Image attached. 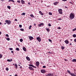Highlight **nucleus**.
Listing matches in <instances>:
<instances>
[{"label": "nucleus", "instance_id": "09e8293b", "mask_svg": "<svg viewBox=\"0 0 76 76\" xmlns=\"http://www.w3.org/2000/svg\"><path fill=\"white\" fill-rule=\"evenodd\" d=\"M7 61L10 62V59H8V60H7Z\"/></svg>", "mask_w": 76, "mask_h": 76}, {"label": "nucleus", "instance_id": "58836bf2", "mask_svg": "<svg viewBox=\"0 0 76 76\" xmlns=\"http://www.w3.org/2000/svg\"><path fill=\"white\" fill-rule=\"evenodd\" d=\"M2 57V55L0 54V58H1Z\"/></svg>", "mask_w": 76, "mask_h": 76}, {"label": "nucleus", "instance_id": "4468645a", "mask_svg": "<svg viewBox=\"0 0 76 76\" xmlns=\"http://www.w3.org/2000/svg\"><path fill=\"white\" fill-rule=\"evenodd\" d=\"M72 62H76V59H74L72 60Z\"/></svg>", "mask_w": 76, "mask_h": 76}, {"label": "nucleus", "instance_id": "5701e85b", "mask_svg": "<svg viewBox=\"0 0 76 76\" xmlns=\"http://www.w3.org/2000/svg\"><path fill=\"white\" fill-rule=\"evenodd\" d=\"M61 48L62 50H64V46H61Z\"/></svg>", "mask_w": 76, "mask_h": 76}, {"label": "nucleus", "instance_id": "0e129e2a", "mask_svg": "<svg viewBox=\"0 0 76 76\" xmlns=\"http://www.w3.org/2000/svg\"><path fill=\"white\" fill-rule=\"evenodd\" d=\"M1 32L0 31V35H1Z\"/></svg>", "mask_w": 76, "mask_h": 76}, {"label": "nucleus", "instance_id": "4d7b16f0", "mask_svg": "<svg viewBox=\"0 0 76 76\" xmlns=\"http://www.w3.org/2000/svg\"><path fill=\"white\" fill-rule=\"evenodd\" d=\"M64 60L65 61H67V59H65Z\"/></svg>", "mask_w": 76, "mask_h": 76}, {"label": "nucleus", "instance_id": "aec40b11", "mask_svg": "<svg viewBox=\"0 0 76 76\" xmlns=\"http://www.w3.org/2000/svg\"><path fill=\"white\" fill-rule=\"evenodd\" d=\"M46 31L48 32H50V30L49 29H46Z\"/></svg>", "mask_w": 76, "mask_h": 76}, {"label": "nucleus", "instance_id": "473e14b6", "mask_svg": "<svg viewBox=\"0 0 76 76\" xmlns=\"http://www.w3.org/2000/svg\"><path fill=\"white\" fill-rule=\"evenodd\" d=\"M48 26H51V25L50 24V23H49L48 24Z\"/></svg>", "mask_w": 76, "mask_h": 76}, {"label": "nucleus", "instance_id": "2eb2a0df", "mask_svg": "<svg viewBox=\"0 0 76 76\" xmlns=\"http://www.w3.org/2000/svg\"><path fill=\"white\" fill-rule=\"evenodd\" d=\"M39 13H40V15H41L42 16L43 15V13H42V12H41V11H39Z\"/></svg>", "mask_w": 76, "mask_h": 76}, {"label": "nucleus", "instance_id": "393cba45", "mask_svg": "<svg viewBox=\"0 0 76 76\" xmlns=\"http://www.w3.org/2000/svg\"><path fill=\"white\" fill-rule=\"evenodd\" d=\"M20 42H22L23 41V39H20Z\"/></svg>", "mask_w": 76, "mask_h": 76}, {"label": "nucleus", "instance_id": "603ef678", "mask_svg": "<svg viewBox=\"0 0 76 76\" xmlns=\"http://www.w3.org/2000/svg\"><path fill=\"white\" fill-rule=\"evenodd\" d=\"M11 1H12V0H9L8 1H9V2H10Z\"/></svg>", "mask_w": 76, "mask_h": 76}, {"label": "nucleus", "instance_id": "c03bdc74", "mask_svg": "<svg viewBox=\"0 0 76 76\" xmlns=\"http://www.w3.org/2000/svg\"><path fill=\"white\" fill-rule=\"evenodd\" d=\"M12 2H13V3H15V1H14L13 0H11Z\"/></svg>", "mask_w": 76, "mask_h": 76}, {"label": "nucleus", "instance_id": "de8ad7c7", "mask_svg": "<svg viewBox=\"0 0 76 76\" xmlns=\"http://www.w3.org/2000/svg\"><path fill=\"white\" fill-rule=\"evenodd\" d=\"M48 53H49L50 54H51V52L50 51H49V52H48Z\"/></svg>", "mask_w": 76, "mask_h": 76}, {"label": "nucleus", "instance_id": "c85d7f7f", "mask_svg": "<svg viewBox=\"0 0 76 76\" xmlns=\"http://www.w3.org/2000/svg\"><path fill=\"white\" fill-rule=\"evenodd\" d=\"M20 31H23L24 29L23 28H21L20 29Z\"/></svg>", "mask_w": 76, "mask_h": 76}, {"label": "nucleus", "instance_id": "6e6552de", "mask_svg": "<svg viewBox=\"0 0 76 76\" xmlns=\"http://www.w3.org/2000/svg\"><path fill=\"white\" fill-rule=\"evenodd\" d=\"M29 69L31 70H34V68L31 67V66H29L28 67Z\"/></svg>", "mask_w": 76, "mask_h": 76}, {"label": "nucleus", "instance_id": "cd10ccee", "mask_svg": "<svg viewBox=\"0 0 76 76\" xmlns=\"http://www.w3.org/2000/svg\"><path fill=\"white\" fill-rule=\"evenodd\" d=\"M7 7L8 9H10V8H11V7H10V6H8Z\"/></svg>", "mask_w": 76, "mask_h": 76}, {"label": "nucleus", "instance_id": "b1692460", "mask_svg": "<svg viewBox=\"0 0 76 76\" xmlns=\"http://www.w3.org/2000/svg\"><path fill=\"white\" fill-rule=\"evenodd\" d=\"M25 14H26V13L23 12V13H22V14H21V15H25Z\"/></svg>", "mask_w": 76, "mask_h": 76}, {"label": "nucleus", "instance_id": "f8f14e48", "mask_svg": "<svg viewBox=\"0 0 76 76\" xmlns=\"http://www.w3.org/2000/svg\"><path fill=\"white\" fill-rule=\"evenodd\" d=\"M65 42L66 43V44H69V41H68L67 40H66L65 41Z\"/></svg>", "mask_w": 76, "mask_h": 76}, {"label": "nucleus", "instance_id": "37998d69", "mask_svg": "<svg viewBox=\"0 0 76 76\" xmlns=\"http://www.w3.org/2000/svg\"><path fill=\"white\" fill-rule=\"evenodd\" d=\"M43 68H46V66H43Z\"/></svg>", "mask_w": 76, "mask_h": 76}, {"label": "nucleus", "instance_id": "864d4df0", "mask_svg": "<svg viewBox=\"0 0 76 76\" xmlns=\"http://www.w3.org/2000/svg\"><path fill=\"white\" fill-rule=\"evenodd\" d=\"M28 4H29V5H31V4L30 3V2H28Z\"/></svg>", "mask_w": 76, "mask_h": 76}, {"label": "nucleus", "instance_id": "4be33fe9", "mask_svg": "<svg viewBox=\"0 0 76 76\" xmlns=\"http://www.w3.org/2000/svg\"><path fill=\"white\" fill-rule=\"evenodd\" d=\"M73 37H74V38H75V37H76V35L75 34H73Z\"/></svg>", "mask_w": 76, "mask_h": 76}, {"label": "nucleus", "instance_id": "39448f33", "mask_svg": "<svg viewBox=\"0 0 76 76\" xmlns=\"http://www.w3.org/2000/svg\"><path fill=\"white\" fill-rule=\"evenodd\" d=\"M37 39L39 41V42H41V39L39 37H38L37 38Z\"/></svg>", "mask_w": 76, "mask_h": 76}, {"label": "nucleus", "instance_id": "f3484780", "mask_svg": "<svg viewBox=\"0 0 76 76\" xmlns=\"http://www.w3.org/2000/svg\"><path fill=\"white\" fill-rule=\"evenodd\" d=\"M21 3H22V4H25V1H24L23 0H22Z\"/></svg>", "mask_w": 76, "mask_h": 76}, {"label": "nucleus", "instance_id": "6e6d98bb", "mask_svg": "<svg viewBox=\"0 0 76 76\" xmlns=\"http://www.w3.org/2000/svg\"><path fill=\"white\" fill-rule=\"evenodd\" d=\"M62 0L64 1H67V0Z\"/></svg>", "mask_w": 76, "mask_h": 76}, {"label": "nucleus", "instance_id": "79ce46f5", "mask_svg": "<svg viewBox=\"0 0 76 76\" xmlns=\"http://www.w3.org/2000/svg\"><path fill=\"white\" fill-rule=\"evenodd\" d=\"M76 28H75V29H74L72 31H76Z\"/></svg>", "mask_w": 76, "mask_h": 76}, {"label": "nucleus", "instance_id": "1a4fd4ad", "mask_svg": "<svg viewBox=\"0 0 76 76\" xmlns=\"http://www.w3.org/2000/svg\"><path fill=\"white\" fill-rule=\"evenodd\" d=\"M41 73H44L45 72V71L44 69H42L41 70Z\"/></svg>", "mask_w": 76, "mask_h": 76}, {"label": "nucleus", "instance_id": "f257e3e1", "mask_svg": "<svg viewBox=\"0 0 76 76\" xmlns=\"http://www.w3.org/2000/svg\"><path fill=\"white\" fill-rule=\"evenodd\" d=\"M69 18L71 20L73 19H74L75 18V15L74 14L71 13V14L70 15Z\"/></svg>", "mask_w": 76, "mask_h": 76}, {"label": "nucleus", "instance_id": "49530a36", "mask_svg": "<svg viewBox=\"0 0 76 76\" xmlns=\"http://www.w3.org/2000/svg\"><path fill=\"white\" fill-rule=\"evenodd\" d=\"M38 26H41V24H39V25H38Z\"/></svg>", "mask_w": 76, "mask_h": 76}, {"label": "nucleus", "instance_id": "a211bd4d", "mask_svg": "<svg viewBox=\"0 0 76 76\" xmlns=\"http://www.w3.org/2000/svg\"><path fill=\"white\" fill-rule=\"evenodd\" d=\"M15 66L16 69H18V65L17 64H15Z\"/></svg>", "mask_w": 76, "mask_h": 76}, {"label": "nucleus", "instance_id": "72a5a7b5", "mask_svg": "<svg viewBox=\"0 0 76 76\" xmlns=\"http://www.w3.org/2000/svg\"><path fill=\"white\" fill-rule=\"evenodd\" d=\"M10 50H13V48H9Z\"/></svg>", "mask_w": 76, "mask_h": 76}, {"label": "nucleus", "instance_id": "2f4dec72", "mask_svg": "<svg viewBox=\"0 0 76 76\" xmlns=\"http://www.w3.org/2000/svg\"><path fill=\"white\" fill-rule=\"evenodd\" d=\"M31 27H32V26H29V29H31Z\"/></svg>", "mask_w": 76, "mask_h": 76}, {"label": "nucleus", "instance_id": "423d86ee", "mask_svg": "<svg viewBox=\"0 0 76 76\" xmlns=\"http://www.w3.org/2000/svg\"><path fill=\"white\" fill-rule=\"evenodd\" d=\"M36 64L37 67H39V62L38 61H37L36 63Z\"/></svg>", "mask_w": 76, "mask_h": 76}, {"label": "nucleus", "instance_id": "9b49d317", "mask_svg": "<svg viewBox=\"0 0 76 76\" xmlns=\"http://www.w3.org/2000/svg\"><path fill=\"white\" fill-rule=\"evenodd\" d=\"M58 2H55L53 3V4H54L55 6H56V5H57V4L59 3Z\"/></svg>", "mask_w": 76, "mask_h": 76}, {"label": "nucleus", "instance_id": "4c0bfd02", "mask_svg": "<svg viewBox=\"0 0 76 76\" xmlns=\"http://www.w3.org/2000/svg\"><path fill=\"white\" fill-rule=\"evenodd\" d=\"M49 41V42H52V40L50 39H48Z\"/></svg>", "mask_w": 76, "mask_h": 76}, {"label": "nucleus", "instance_id": "69168bd1", "mask_svg": "<svg viewBox=\"0 0 76 76\" xmlns=\"http://www.w3.org/2000/svg\"><path fill=\"white\" fill-rule=\"evenodd\" d=\"M20 69H22V66H21L20 67Z\"/></svg>", "mask_w": 76, "mask_h": 76}, {"label": "nucleus", "instance_id": "a878e982", "mask_svg": "<svg viewBox=\"0 0 76 76\" xmlns=\"http://www.w3.org/2000/svg\"><path fill=\"white\" fill-rule=\"evenodd\" d=\"M16 50H17V51H19V49L18 48H16Z\"/></svg>", "mask_w": 76, "mask_h": 76}, {"label": "nucleus", "instance_id": "13d9d810", "mask_svg": "<svg viewBox=\"0 0 76 76\" xmlns=\"http://www.w3.org/2000/svg\"><path fill=\"white\" fill-rule=\"evenodd\" d=\"M11 52L12 53H13V52H14L13 51V50Z\"/></svg>", "mask_w": 76, "mask_h": 76}, {"label": "nucleus", "instance_id": "6ab92c4d", "mask_svg": "<svg viewBox=\"0 0 76 76\" xmlns=\"http://www.w3.org/2000/svg\"><path fill=\"white\" fill-rule=\"evenodd\" d=\"M7 40V41H10V38L8 37L6 39Z\"/></svg>", "mask_w": 76, "mask_h": 76}, {"label": "nucleus", "instance_id": "dca6fc26", "mask_svg": "<svg viewBox=\"0 0 76 76\" xmlns=\"http://www.w3.org/2000/svg\"><path fill=\"white\" fill-rule=\"evenodd\" d=\"M49 76H53V74H51V73H49Z\"/></svg>", "mask_w": 76, "mask_h": 76}, {"label": "nucleus", "instance_id": "3c124183", "mask_svg": "<svg viewBox=\"0 0 76 76\" xmlns=\"http://www.w3.org/2000/svg\"><path fill=\"white\" fill-rule=\"evenodd\" d=\"M15 21H18V20H17V19H15Z\"/></svg>", "mask_w": 76, "mask_h": 76}, {"label": "nucleus", "instance_id": "ddd939ff", "mask_svg": "<svg viewBox=\"0 0 76 76\" xmlns=\"http://www.w3.org/2000/svg\"><path fill=\"white\" fill-rule=\"evenodd\" d=\"M23 49L24 51H26V48H25V47H23Z\"/></svg>", "mask_w": 76, "mask_h": 76}, {"label": "nucleus", "instance_id": "e433bc0d", "mask_svg": "<svg viewBox=\"0 0 76 76\" xmlns=\"http://www.w3.org/2000/svg\"><path fill=\"white\" fill-rule=\"evenodd\" d=\"M5 36L7 37H9V35H8V34H6Z\"/></svg>", "mask_w": 76, "mask_h": 76}, {"label": "nucleus", "instance_id": "bb28decb", "mask_svg": "<svg viewBox=\"0 0 76 76\" xmlns=\"http://www.w3.org/2000/svg\"><path fill=\"white\" fill-rule=\"evenodd\" d=\"M61 19H62L61 18H59L57 19V20H61Z\"/></svg>", "mask_w": 76, "mask_h": 76}, {"label": "nucleus", "instance_id": "c756f323", "mask_svg": "<svg viewBox=\"0 0 76 76\" xmlns=\"http://www.w3.org/2000/svg\"><path fill=\"white\" fill-rule=\"evenodd\" d=\"M28 66H31V67H33L34 66V65H33L29 64Z\"/></svg>", "mask_w": 76, "mask_h": 76}, {"label": "nucleus", "instance_id": "20e7f679", "mask_svg": "<svg viewBox=\"0 0 76 76\" xmlns=\"http://www.w3.org/2000/svg\"><path fill=\"white\" fill-rule=\"evenodd\" d=\"M58 11L59 12V13L61 14V15H62L63 14V12H62V9H60L58 10Z\"/></svg>", "mask_w": 76, "mask_h": 76}, {"label": "nucleus", "instance_id": "412c9836", "mask_svg": "<svg viewBox=\"0 0 76 76\" xmlns=\"http://www.w3.org/2000/svg\"><path fill=\"white\" fill-rule=\"evenodd\" d=\"M30 16L31 17H32V18H34V15H33L32 14H31L30 15Z\"/></svg>", "mask_w": 76, "mask_h": 76}, {"label": "nucleus", "instance_id": "7c9ffc66", "mask_svg": "<svg viewBox=\"0 0 76 76\" xmlns=\"http://www.w3.org/2000/svg\"><path fill=\"white\" fill-rule=\"evenodd\" d=\"M49 15H53L52 13H51V12H49Z\"/></svg>", "mask_w": 76, "mask_h": 76}, {"label": "nucleus", "instance_id": "e2e57ef3", "mask_svg": "<svg viewBox=\"0 0 76 76\" xmlns=\"http://www.w3.org/2000/svg\"><path fill=\"white\" fill-rule=\"evenodd\" d=\"M49 74H47V75H46V76H49Z\"/></svg>", "mask_w": 76, "mask_h": 76}, {"label": "nucleus", "instance_id": "9d476101", "mask_svg": "<svg viewBox=\"0 0 76 76\" xmlns=\"http://www.w3.org/2000/svg\"><path fill=\"white\" fill-rule=\"evenodd\" d=\"M26 58L27 60H28V61H30L31 60V59H30V58H29L28 56H26Z\"/></svg>", "mask_w": 76, "mask_h": 76}, {"label": "nucleus", "instance_id": "f704fd0d", "mask_svg": "<svg viewBox=\"0 0 76 76\" xmlns=\"http://www.w3.org/2000/svg\"><path fill=\"white\" fill-rule=\"evenodd\" d=\"M19 26V28H22V25H20Z\"/></svg>", "mask_w": 76, "mask_h": 76}, {"label": "nucleus", "instance_id": "a18cd8bd", "mask_svg": "<svg viewBox=\"0 0 76 76\" xmlns=\"http://www.w3.org/2000/svg\"><path fill=\"white\" fill-rule=\"evenodd\" d=\"M74 41L75 42H76V39H74Z\"/></svg>", "mask_w": 76, "mask_h": 76}, {"label": "nucleus", "instance_id": "8fccbe9b", "mask_svg": "<svg viewBox=\"0 0 76 76\" xmlns=\"http://www.w3.org/2000/svg\"><path fill=\"white\" fill-rule=\"evenodd\" d=\"M33 67H34V68H37L36 66H33Z\"/></svg>", "mask_w": 76, "mask_h": 76}, {"label": "nucleus", "instance_id": "bf43d9fd", "mask_svg": "<svg viewBox=\"0 0 76 76\" xmlns=\"http://www.w3.org/2000/svg\"><path fill=\"white\" fill-rule=\"evenodd\" d=\"M10 61H12V59H11L10 60Z\"/></svg>", "mask_w": 76, "mask_h": 76}, {"label": "nucleus", "instance_id": "052dcab7", "mask_svg": "<svg viewBox=\"0 0 76 76\" xmlns=\"http://www.w3.org/2000/svg\"><path fill=\"white\" fill-rule=\"evenodd\" d=\"M65 7V8H66V9H67V8H68L67 7H66V6Z\"/></svg>", "mask_w": 76, "mask_h": 76}, {"label": "nucleus", "instance_id": "7ed1b4c3", "mask_svg": "<svg viewBox=\"0 0 76 76\" xmlns=\"http://www.w3.org/2000/svg\"><path fill=\"white\" fill-rule=\"evenodd\" d=\"M5 22H6L8 25H10V23H11V21L9 20H6Z\"/></svg>", "mask_w": 76, "mask_h": 76}, {"label": "nucleus", "instance_id": "a19ab883", "mask_svg": "<svg viewBox=\"0 0 76 76\" xmlns=\"http://www.w3.org/2000/svg\"><path fill=\"white\" fill-rule=\"evenodd\" d=\"M17 2H18V3H20V1H18Z\"/></svg>", "mask_w": 76, "mask_h": 76}, {"label": "nucleus", "instance_id": "f03ea898", "mask_svg": "<svg viewBox=\"0 0 76 76\" xmlns=\"http://www.w3.org/2000/svg\"><path fill=\"white\" fill-rule=\"evenodd\" d=\"M67 72L69 73V74L72 76H76V75H75L73 73H72L70 72V70H67Z\"/></svg>", "mask_w": 76, "mask_h": 76}, {"label": "nucleus", "instance_id": "0eeeda50", "mask_svg": "<svg viewBox=\"0 0 76 76\" xmlns=\"http://www.w3.org/2000/svg\"><path fill=\"white\" fill-rule=\"evenodd\" d=\"M28 38L30 40H32V39H34V38L32 37L28 36Z\"/></svg>", "mask_w": 76, "mask_h": 76}, {"label": "nucleus", "instance_id": "ea45409f", "mask_svg": "<svg viewBox=\"0 0 76 76\" xmlns=\"http://www.w3.org/2000/svg\"><path fill=\"white\" fill-rule=\"evenodd\" d=\"M6 70L7 71H8V70H9V68H6Z\"/></svg>", "mask_w": 76, "mask_h": 76}, {"label": "nucleus", "instance_id": "338daca9", "mask_svg": "<svg viewBox=\"0 0 76 76\" xmlns=\"http://www.w3.org/2000/svg\"><path fill=\"white\" fill-rule=\"evenodd\" d=\"M7 23L6 22V23H4V25H6V24Z\"/></svg>", "mask_w": 76, "mask_h": 76}, {"label": "nucleus", "instance_id": "5fc2aeb1", "mask_svg": "<svg viewBox=\"0 0 76 76\" xmlns=\"http://www.w3.org/2000/svg\"><path fill=\"white\" fill-rule=\"evenodd\" d=\"M58 29H61V28L60 27H58Z\"/></svg>", "mask_w": 76, "mask_h": 76}, {"label": "nucleus", "instance_id": "774afa93", "mask_svg": "<svg viewBox=\"0 0 76 76\" xmlns=\"http://www.w3.org/2000/svg\"><path fill=\"white\" fill-rule=\"evenodd\" d=\"M15 76H18V75H15Z\"/></svg>", "mask_w": 76, "mask_h": 76}, {"label": "nucleus", "instance_id": "c9c22d12", "mask_svg": "<svg viewBox=\"0 0 76 76\" xmlns=\"http://www.w3.org/2000/svg\"><path fill=\"white\" fill-rule=\"evenodd\" d=\"M40 24L41 25V26H42L43 25H44V23H40Z\"/></svg>", "mask_w": 76, "mask_h": 76}, {"label": "nucleus", "instance_id": "680f3d73", "mask_svg": "<svg viewBox=\"0 0 76 76\" xmlns=\"http://www.w3.org/2000/svg\"><path fill=\"white\" fill-rule=\"evenodd\" d=\"M34 26H35V25H36V24L34 23Z\"/></svg>", "mask_w": 76, "mask_h": 76}]
</instances>
